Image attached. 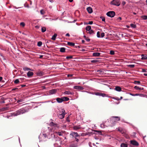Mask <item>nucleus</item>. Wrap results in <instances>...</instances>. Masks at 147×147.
I'll use <instances>...</instances> for the list:
<instances>
[{"instance_id":"obj_47","label":"nucleus","mask_w":147,"mask_h":147,"mask_svg":"<svg viewBox=\"0 0 147 147\" xmlns=\"http://www.w3.org/2000/svg\"><path fill=\"white\" fill-rule=\"evenodd\" d=\"M42 135L45 138H46L47 137V134L45 133H43Z\"/></svg>"},{"instance_id":"obj_15","label":"nucleus","mask_w":147,"mask_h":147,"mask_svg":"<svg viewBox=\"0 0 147 147\" xmlns=\"http://www.w3.org/2000/svg\"><path fill=\"white\" fill-rule=\"evenodd\" d=\"M22 114L28 111L25 109L22 108L20 109Z\"/></svg>"},{"instance_id":"obj_63","label":"nucleus","mask_w":147,"mask_h":147,"mask_svg":"<svg viewBox=\"0 0 147 147\" xmlns=\"http://www.w3.org/2000/svg\"><path fill=\"white\" fill-rule=\"evenodd\" d=\"M72 76V74H71V75H70V74H69L68 75V77H69V76Z\"/></svg>"},{"instance_id":"obj_44","label":"nucleus","mask_w":147,"mask_h":147,"mask_svg":"<svg viewBox=\"0 0 147 147\" xmlns=\"http://www.w3.org/2000/svg\"><path fill=\"white\" fill-rule=\"evenodd\" d=\"M100 93H101L97 92L95 93V94L96 95H97V96H100Z\"/></svg>"},{"instance_id":"obj_27","label":"nucleus","mask_w":147,"mask_h":147,"mask_svg":"<svg viewBox=\"0 0 147 147\" xmlns=\"http://www.w3.org/2000/svg\"><path fill=\"white\" fill-rule=\"evenodd\" d=\"M100 96H101L103 97H108V95L106 94H105L103 93H100Z\"/></svg>"},{"instance_id":"obj_16","label":"nucleus","mask_w":147,"mask_h":147,"mask_svg":"<svg viewBox=\"0 0 147 147\" xmlns=\"http://www.w3.org/2000/svg\"><path fill=\"white\" fill-rule=\"evenodd\" d=\"M134 88L135 89H136L137 90H143L144 89V88H139V87H138V86H135L134 87Z\"/></svg>"},{"instance_id":"obj_30","label":"nucleus","mask_w":147,"mask_h":147,"mask_svg":"<svg viewBox=\"0 0 147 147\" xmlns=\"http://www.w3.org/2000/svg\"><path fill=\"white\" fill-rule=\"evenodd\" d=\"M12 115L13 116H17L18 115L17 111H16V112L13 113H12Z\"/></svg>"},{"instance_id":"obj_29","label":"nucleus","mask_w":147,"mask_h":147,"mask_svg":"<svg viewBox=\"0 0 147 147\" xmlns=\"http://www.w3.org/2000/svg\"><path fill=\"white\" fill-rule=\"evenodd\" d=\"M17 112L18 115H20V114H23L22 113L20 109L17 111Z\"/></svg>"},{"instance_id":"obj_24","label":"nucleus","mask_w":147,"mask_h":147,"mask_svg":"<svg viewBox=\"0 0 147 147\" xmlns=\"http://www.w3.org/2000/svg\"><path fill=\"white\" fill-rule=\"evenodd\" d=\"M50 125L51 126H57V124H55L53 122H51L50 123Z\"/></svg>"},{"instance_id":"obj_10","label":"nucleus","mask_w":147,"mask_h":147,"mask_svg":"<svg viewBox=\"0 0 147 147\" xmlns=\"http://www.w3.org/2000/svg\"><path fill=\"white\" fill-rule=\"evenodd\" d=\"M34 73L33 72L29 71L27 73V75L29 77L33 76Z\"/></svg>"},{"instance_id":"obj_14","label":"nucleus","mask_w":147,"mask_h":147,"mask_svg":"<svg viewBox=\"0 0 147 147\" xmlns=\"http://www.w3.org/2000/svg\"><path fill=\"white\" fill-rule=\"evenodd\" d=\"M100 54V53H93L92 55L94 56L97 57L99 56Z\"/></svg>"},{"instance_id":"obj_1","label":"nucleus","mask_w":147,"mask_h":147,"mask_svg":"<svg viewBox=\"0 0 147 147\" xmlns=\"http://www.w3.org/2000/svg\"><path fill=\"white\" fill-rule=\"evenodd\" d=\"M111 4L119 6L120 4L119 0H113L111 2Z\"/></svg>"},{"instance_id":"obj_55","label":"nucleus","mask_w":147,"mask_h":147,"mask_svg":"<svg viewBox=\"0 0 147 147\" xmlns=\"http://www.w3.org/2000/svg\"><path fill=\"white\" fill-rule=\"evenodd\" d=\"M85 40L88 42H89L90 41V39L89 38H85Z\"/></svg>"},{"instance_id":"obj_5","label":"nucleus","mask_w":147,"mask_h":147,"mask_svg":"<svg viewBox=\"0 0 147 147\" xmlns=\"http://www.w3.org/2000/svg\"><path fill=\"white\" fill-rule=\"evenodd\" d=\"M111 119L112 121H119L120 120V118L119 117L117 116H112L111 117Z\"/></svg>"},{"instance_id":"obj_19","label":"nucleus","mask_w":147,"mask_h":147,"mask_svg":"<svg viewBox=\"0 0 147 147\" xmlns=\"http://www.w3.org/2000/svg\"><path fill=\"white\" fill-rule=\"evenodd\" d=\"M91 27L90 26H87L86 28V30L87 31H89V32L90 30L91 29Z\"/></svg>"},{"instance_id":"obj_8","label":"nucleus","mask_w":147,"mask_h":147,"mask_svg":"<svg viewBox=\"0 0 147 147\" xmlns=\"http://www.w3.org/2000/svg\"><path fill=\"white\" fill-rule=\"evenodd\" d=\"M57 90L56 89H53L49 91V93L50 94H53L57 92Z\"/></svg>"},{"instance_id":"obj_50","label":"nucleus","mask_w":147,"mask_h":147,"mask_svg":"<svg viewBox=\"0 0 147 147\" xmlns=\"http://www.w3.org/2000/svg\"><path fill=\"white\" fill-rule=\"evenodd\" d=\"M125 2L124 1H123L122 3H121V4L122 5H124L125 4Z\"/></svg>"},{"instance_id":"obj_49","label":"nucleus","mask_w":147,"mask_h":147,"mask_svg":"<svg viewBox=\"0 0 147 147\" xmlns=\"http://www.w3.org/2000/svg\"><path fill=\"white\" fill-rule=\"evenodd\" d=\"M93 22L92 21L89 22V23H88V24H93Z\"/></svg>"},{"instance_id":"obj_39","label":"nucleus","mask_w":147,"mask_h":147,"mask_svg":"<svg viewBox=\"0 0 147 147\" xmlns=\"http://www.w3.org/2000/svg\"><path fill=\"white\" fill-rule=\"evenodd\" d=\"M72 58H73V57L71 56H67L66 57V58L67 59H72Z\"/></svg>"},{"instance_id":"obj_52","label":"nucleus","mask_w":147,"mask_h":147,"mask_svg":"<svg viewBox=\"0 0 147 147\" xmlns=\"http://www.w3.org/2000/svg\"><path fill=\"white\" fill-rule=\"evenodd\" d=\"M70 147H76V146L75 145L73 144V145H71L70 146Z\"/></svg>"},{"instance_id":"obj_37","label":"nucleus","mask_w":147,"mask_h":147,"mask_svg":"<svg viewBox=\"0 0 147 147\" xmlns=\"http://www.w3.org/2000/svg\"><path fill=\"white\" fill-rule=\"evenodd\" d=\"M89 33L90 34H94V31L92 30H90L89 32Z\"/></svg>"},{"instance_id":"obj_31","label":"nucleus","mask_w":147,"mask_h":147,"mask_svg":"<svg viewBox=\"0 0 147 147\" xmlns=\"http://www.w3.org/2000/svg\"><path fill=\"white\" fill-rule=\"evenodd\" d=\"M42 44V43L41 41H39L38 42L37 45L39 47L41 46Z\"/></svg>"},{"instance_id":"obj_7","label":"nucleus","mask_w":147,"mask_h":147,"mask_svg":"<svg viewBox=\"0 0 147 147\" xmlns=\"http://www.w3.org/2000/svg\"><path fill=\"white\" fill-rule=\"evenodd\" d=\"M131 144L133 145L138 146L139 144L138 142L135 140H131L130 141Z\"/></svg>"},{"instance_id":"obj_59","label":"nucleus","mask_w":147,"mask_h":147,"mask_svg":"<svg viewBox=\"0 0 147 147\" xmlns=\"http://www.w3.org/2000/svg\"><path fill=\"white\" fill-rule=\"evenodd\" d=\"M66 36H68V37H69L70 36V35L69 34V33H67L66 34Z\"/></svg>"},{"instance_id":"obj_51","label":"nucleus","mask_w":147,"mask_h":147,"mask_svg":"<svg viewBox=\"0 0 147 147\" xmlns=\"http://www.w3.org/2000/svg\"><path fill=\"white\" fill-rule=\"evenodd\" d=\"M37 74L38 75H42V72H38Z\"/></svg>"},{"instance_id":"obj_17","label":"nucleus","mask_w":147,"mask_h":147,"mask_svg":"<svg viewBox=\"0 0 147 147\" xmlns=\"http://www.w3.org/2000/svg\"><path fill=\"white\" fill-rule=\"evenodd\" d=\"M63 101H68L69 100V98L67 97H64L62 98Z\"/></svg>"},{"instance_id":"obj_32","label":"nucleus","mask_w":147,"mask_h":147,"mask_svg":"<svg viewBox=\"0 0 147 147\" xmlns=\"http://www.w3.org/2000/svg\"><path fill=\"white\" fill-rule=\"evenodd\" d=\"M130 25L131 27L133 28H135L136 27V25L134 24H130Z\"/></svg>"},{"instance_id":"obj_62","label":"nucleus","mask_w":147,"mask_h":147,"mask_svg":"<svg viewBox=\"0 0 147 147\" xmlns=\"http://www.w3.org/2000/svg\"><path fill=\"white\" fill-rule=\"evenodd\" d=\"M20 79L21 80V81H22L24 80V78H20Z\"/></svg>"},{"instance_id":"obj_61","label":"nucleus","mask_w":147,"mask_h":147,"mask_svg":"<svg viewBox=\"0 0 147 147\" xmlns=\"http://www.w3.org/2000/svg\"><path fill=\"white\" fill-rule=\"evenodd\" d=\"M117 19L118 20H121L122 19V18L121 17H119L117 18Z\"/></svg>"},{"instance_id":"obj_36","label":"nucleus","mask_w":147,"mask_h":147,"mask_svg":"<svg viewBox=\"0 0 147 147\" xmlns=\"http://www.w3.org/2000/svg\"><path fill=\"white\" fill-rule=\"evenodd\" d=\"M91 62L92 63H96V62H98V61L97 60L95 59V60H93L91 61Z\"/></svg>"},{"instance_id":"obj_12","label":"nucleus","mask_w":147,"mask_h":147,"mask_svg":"<svg viewBox=\"0 0 147 147\" xmlns=\"http://www.w3.org/2000/svg\"><path fill=\"white\" fill-rule=\"evenodd\" d=\"M115 89L116 91L119 92L121 91V88L119 86H116L115 88Z\"/></svg>"},{"instance_id":"obj_48","label":"nucleus","mask_w":147,"mask_h":147,"mask_svg":"<svg viewBox=\"0 0 147 147\" xmlns=\"http://www.w3.org/2000/svg\"><path fill=\"white\" fill-rule=\"evenodd\" d=\"M105 36V33H102L101 34V37H104Z\"/></svg>"},{"instance_id":"obj_22","label":"nucleus","mask_w":147,"mask_h":147,"mask_svg":"<svg viewBox=\"0 0 147 147\" xmlns=\"http://www.w3.org/2000/svg\"><path fill=\"white\" fill-rule=\"evenodd\" d=\"M73 128L74 130H77L80 129V127L78 126H75L73 127Z\"/></svg>"},{"instance_id":"obj_13","label":"nucleus","mask_w":147,"mask_h":147,"mask_svg":"<svg viewBox=\"0 0 147 147\" xmlns=\"http://www.w3.org/2000/svg\"><path fill=\"white\" fill-rule=\"evenodd\" d=\"M57 101L59 103H61L63 102L62 98H56Z\"/></svg>"},{"instance_id":"obj_38","label":"nucleus","mask_w":147,"mask_h":147,"mask_svg":"<svg viewBox=\"0 0 147 147\" xmlns=\"http://www.w3.org/2000/svg\"><path fill=\"white\" fill-rule=\"evenodd\" d=\"M127 66L131 68H133L134 67L135 65H128Z\"/></svg>"},{"instance_id":"obj_34","label":"nucleus","mask_w":147,"mask_h":147,"mask_svg":"<svg viewBox=\"0 0 147 147\" xmlns=\"http://www.w3.org/2000/svg\"><path fill=\"white\" fill-rule=\"evenodd\" d=\"M142 19L144 20H146L147 19V16H143L142 17Z\"/></svg>"},{"instance_id":"obj_4","label":"nucleus","mask_w":147,"mask_h":147,"mask_svg":"<svg viewBox=\"0 0 147 147\" xmlns=\"http://www.w3.org/2000/svg\"><path fill=\"white\" fill-rule=\"evenodd\" d=\"M118 131L123 134H125L126 132V130L120 127L118 128Z\"/></svg>"},{"instance_id":"obj_60","label":"nucleus","mask_w":147,"mask_h":147,"mask_svg":"<svg viewBox=\"0 0 147 147\" xmlns=\"http://www.w3.org/2000/svg\"><path fill=\"white\" fill-rule=\"evenodd\" d=\"M129 94L130 95H131V96H135V94H132L131 93H130Z\"/></svg>"},{"instance_id":"obj_3","label":"nucleus","mask_w":147,"mask_h":147,"mask_svg":"<svg viewBox=\"0 0 147 147\" xmlns=\"http://www.w3.org/2000/svg\"><path fill=\"white\" fill-rule=\"evenodd\" d=\"M61 112L62 113L59 114L58 115L59 117L61 119L64 118V117L65 115V110L62 109V110Z\"/></svg>"},{"instance_id":"obj_40","label":"nucleus","mask_w":147,"mask_h":147,"mask_svg":"<svg viewBox=\"0 0 147 147\" xmlns=\"http://www.w3.org/2000/svg\"><path fill=\"white\" fill-rule=\"evenodd\" d=\"M20 25L21 26H22L23 27H24L25 25V23L23 22H21L20 23Z\"/></svg>"},{"instance_id":"obj_20","label":"nucleus","mask_w":147,"mask_h":147,"mask_svg":"<svg viewBox=\"0 0 147 147\" xmlns=\"http://www.w3.org/2000/svg\"><path fill=\"white\" fill-rule=\"evenodd\" d=\"M57 34H55L53 36L52 38H51V39L53 40H55L56 39V38L57 36Z\"/></svg>"},{"instance_id":"obj_26","label":"nucleus","mask_w":147,"mask_h":147,"mask_svg":"<svg viewBox=\"0 0 147 147\" xmlns=\"http://www.w3.org/2000/svg\"><path fill=\"white\" fill-rule=\"evenodd\" d=\"M64 94H72V93L69 91H65L64 92Z\"/></svg>"},{"instance_id":"obj_6","label":"nucleus","mask_w":147,"mask_h":147,"mask_svg":"<svg viewBox=\"0 0 147 147\" xmlns=\"http://www.w3.org/2000/svg\"><path fill=\"white\" fill-rule=\"evenodd\" d=\"M70 135L72 136L73 137H74L76 138L78 137H80V136L78 134L77 132H72L70 134Z\"/></svg>"},{"instance_id":"obj_41","label":"nucleus","mask_w":147,"mask_h":147,"mask_svg":"<svg viewBox=\"0 0 147 147\" xmlns=\"http://www.w3.org/2000/svg\"><path fill=\"white\" fill-rule=\"evenodd\" d=\"M97 36L98 38H100V37L99 32L98 31L97 32Z\"/></svg>"},{"instance_id":"obj_58","label":"nucleus","mask_w":147,"mask_h":147,"mask_svg":"<svg viewBox=\"0 0 147 147\" xmlns=\"http://www.w3.org/2000/svg\"><path fill=\"white\" fill-rule=\"evenodd\" d=\"M75 139L76 140V141L77 142H78L79 141V140L78 139H77L76 138H75Z\"/></svg>"},{"instance_id":"obj_33","label":"nucleus","mask_w":147,"mask_h":147,"mask_svg":"<svg viewBox=\"0 0 147 147\" xmlns=\"http://www.w3.org/2000/svg\"><path fill=\"white\" fill-rule=\"evenodd\" d=\"M20 82L19 80L18 79L14 81V83L15 84H17L18 83Z\"/></svg>"},{"instance_id":"obj_23","label":"nucleus","mask_w":147,"mask_h":147,"mask_svg":"<svg viewBox=\"0 0 147 147\" xmlns=\"http://www.w3.org/2000/svg\"><path fill=\"white\" fill-rule=\"evenodd\" d=\"M65 49L64 47H62L60 48V51L62 53L65 52Z\"/></svg>"},{"instance_id":"obj_45","label":"nucleus","mask_w":147,"mask_h":147,"mask_svg":"<svg viewBox=\"0 0 147 147\" xmlns=\"http://www.w3.org/2000/svg\"><path fill=\"white\" fill-rule=\"evenodd\" d=\"M40 13H41V14L42 15L44 14L45 13V12H44V10H43L42 9L40 10Z\"/></svg>"},{"instance_id":"obj_57","label":"nucleus","mask_w":147,"mask_h":147,"mask_svg":"<svg viewBox=\"0 0 147 147\" xmlns=\"http://www.w3.org/2000/svg\"><path fill=\"white\" fill-rule=\"evenodd\" d=\"M22 101V99H20V100H18V101H17V102H21Z\"/></svg>"},{"instance_id":"obj_56","label":"nucleus","mask_w":147,"mask_h":147,"mask_svg":"<svg viewBox=\"0 0 147 147\" xmlns=\"http://www.w3.org/2000/svg\"><path fill=\"white\" fill-rule=\"evenodd\" d=\"M96 131L98 132L100 134H101L102 133L100 131Z\"/></svg>"},{"instance_id":"obj_42","label":"nucleus","mask_w":147,"mask_h":147,"mask_svg":"<svg viewBox=\"0 0 147 147\" xmlns=\"http://www.w3.org/2000/svg\"><path fill=\"white\" fill-rule=\"evenodd\" d=\"M110 54H111V55H113L114 54V51H110Z\"/></svg>"},{"instance_id":"obj_28","label":"nucleus","mask_w":147,"mask_h":147,"mask_svg":"<svg viewBox=\"0 0 147 147\" xmlns=\"http://www.w3.org/2000/svg\"><path fill=\"white\" fill-rule=\"evenodd\" d=\"M46 30V28L45 27H43L41 28V31L42 32H45Z\"/></svg>"},{"instance_id":"obj_18","label":"nucleus","mask_w":147,"mask_h":147,"mask_svg":"<svg viewBox=\"0 0 147 147\" xmlns=\"http://www.w3.org/2000/svg\"><path fill=\"white\" fill-rule=\"evenodd\" d=\"M121 147H127V145L125 143H122L121 144Z\"/></svg>"},{"instance_id":"obj_2","label":"nucleus","mask_w":147,"mask_h":147,"mask_svg":"<svg viewBox=\"0 0 147 147\" xmlns=\"http://www.w3.org/2000/svg\"><path fill=\"white\" fill-rule=\"evenodd\" d=\"M106 14L107 16L112 18L115 15V13L114 11H110L108 12Z\"/></svg>"},{"instance_id":"obj_21","label":"nucleus","mask_w":147,"mask_h":147,"mask_svg":"<svg viewBox=\"0 0 147 147\" xmlns=\"http://www.w3.org/2000/svg\"><path fill=\"white\" fill-rule=\"evenodd\" d=\"M67 45L70 46H74L75 44L72 42H67Z\"/></svg>"},{"instance_id":"obj_43","label":"nucleus","mask_w":147,"mask_h":147,"mask_svg":"<svg viewBox=\"0 0 147 147\" xmlns=\"http://www.w3.org/2000/svg\"><path fill=\"white\" fill-rule=\"evenodd\" d=\"M100 18L102 19V21L105 22V17H103L102 16H101L100 17Z\"/></svg>"},{"instance_id":"obj_53","label":"nucleus","mask_w":147,"mask_h":147,"mask_svg":"<svg viewBox=\"0 0 147 147\" xmlns=\"http://www.w3.org/2000/svg\"><path fill=\"white\" fill-rule=\"evenodd\" d=\"M135 96H141V95H142L141 94H135Z\"/></svg>"},{"instance_id":"obj_35","label":"nucleus","mask_w":147,"mask_h":147,"mask_svg":"<svg viewBox=\"0 0 147 147\" xmlns=\"http://www.w3.org/2000/svg\"><path fill=\"white\" fill-rule=\"evenodd\" d=\"M134 83L135 84H140V81H135Z\"/></svg>"},{"instance_id":"obj_9","label":"nucleus","mask_w":147,"mask_h":147,"mask_svg":"<svg viewBox=\"0 0 147 147\" xmlns=\"http://www.w3.org/2000/svg\"><path fill=\"white\" fill-rule=\"evenodd\" d=\"M74 88V89L76 90H82L83 89V88L80 86H75Z\"/></svg>"},{"instance_id":"obj_54","label":"nucleus","mask_w":147,"mask_h":147,"mask_svg":"<svg viewBox=\"0 0 147 147\" xmlns=\"http://www.w3.org/2000/svg\"><path fill=\"white\" fill-rule=\"evenodd\" d=\"M57 133L60 136H61L62 135V134L60 132H59Z\"/></svg>"},{"instance_id":"obj_11","label":"nucleus","mask_w":147,"mask_h":147,"mask_svg":"<svg viewBox=\"0 0 147 147\" xmlns=\"http://www.w3.org/2000/svg\"><path fill=\"white\" fill-rule=\"evenodd\" d=\"M87 10L88 12V13H90L92 12V8L90 7H89L87 8Z\"/></svg>"},{"instance_id":"obj_25","label":"nucleus","mask_w":147,"mask_h":147,"mask_svg":"<svg viewBox=\"0 0 147 147\" xmlns=\"http://www.w3.org/2000/svg\"><path fill=\"white\" fill-rule=\"evenodd\" d=\"M142 60H145L147 58V56L146 55H142Z\"/></svg>"},{"instance_id":"obj_46","label":"nucleus","mask_w":147,"mask_h":147,"mask_svg":"<svg viewBox=\"0 0 147 147\" xmlns=\"http://www.w3.org/2000/svg\"><path fill=\"white\" fill-rule=\"evenodd\" d=\"M24 70L25 71H26V70L27 71V70H30V68H27V67H25V68H24Z\"/></svg>"},{"instance_id":"obj_64","label":"nucleus","mask_w":147,"mask_h":147,"mask_svg":"<svg viewBox=\"0 0 147 147\" xmlns=\"http://www.w3.org/2000/svg\"><path fill=\"white\" fill-rule=\"evenodd\" d=\"M142 71L143 72H146V70L145 69H142Z\"/></svg>"}]
</instances>
